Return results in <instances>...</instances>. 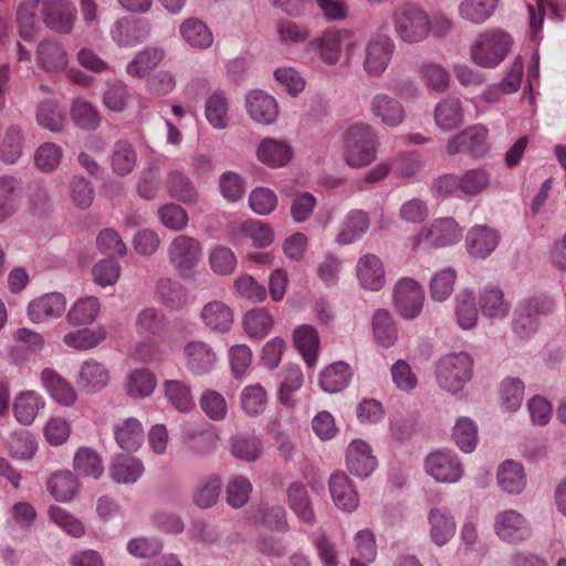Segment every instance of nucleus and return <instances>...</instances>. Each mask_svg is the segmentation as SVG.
Segmentation results:
<instances>
[{"instance_id":"obj_48","label":"nucleus","mask_w":566,"mask_h":566,"mask_svg":"<svg viewBox=\"0 0 566 566\" xmlns=\"http://www.w3.org/2000/svg\"><path fill=\"white\" fill-rule=\"evenodd\" d=\"M73 467L78 475L93 476L94 479H98L104 472L101 457L94 449L87 447L80 448L76 451Z\"/></svg>"},{"instance_id":"obj_34","label":"nucleus","mask_w":566,"mask_h":566,"mask_svg":"<svg viewBox=\"0 0 566 566\" xmlns=\"http://www.w3.org/2000/svg\"><path fill=\"white\" fill-rule=\"evenodd\" d=\"M340 43V32L325 31L321 36L314 38L308 42L307 50L317 52L325 63L334 65L339 59Z\"/></svg>"},{"instance_id":"obj_16","label":"nucleus","mask_w":566,"mask_h":566,"mask_svg":"<svg viewBox=\"0 0 566 566\" xmlns=\"http://www.w3.org/2000/svg\"><path fill=\"white\" fill-rule=\"evenodd\" d=\"M245 106L250 117L259 124H273L279 115L275 98L263 91L250 92L245 99Z\"/></svg>"},{"instance_id":"obj_23","label":"nucleus","mask_w":566,"mask_h":566,"mask_svg":"<svg viewBox=\"0 0 566 566\" xmlns=\"http://www.w3.org/2000/svg\"><path fill=\"white\" fill-rule=\"evenodd\" d=\"M258 159L269 167H283L293 156V148L283 140L264 138L256 148Z\"/></svg>"},{"instance_id":"obj_50","label":"nucleus","mask_w":566,"mask_h":566,"mask_svg":"<svg viewBox=\"0 0 566 566\" xmlns=\"http://www.w3.org/2000/svg\"><path fill=\"white\" fill-rule=\"evenodd\" d=\"M44 401L34 391L22 392L13 403L15 419L22 424H31Z\"/></svg>"},{"instance_id":"obj_4","label":"nucleus","mask_w":566,"mask_h":566,"mask_svg":"<svg viewBox=\"0 0 566 566\" xmlns=\"http://www.w3.org/2000/svg\"><path fill=\"white\" fill-rule=\"evenodd\" d=\"M511 36L502 31L484 33L471 49V57L480 66L494 67L507 54Z\"/></svg>"},{"instance_id":"obj_42","label":"nucleus","mask_w":566,"mask_h":566,"mask_svg":"<svg viewBox=\"0 0 566 566\" xmlns=\"http://www.w3.org/2000/svg\"><path fill=\"white\" fill-rule=\"evenodd\" d=\"M368 229V214L363 210H353L347 214L344 228L337 234L336 240L339 244H350L366 233Z\"/></svg>"},{"instance_id":"obj_38","label":"nucleus","mask_w":566,"mask_h":566,"mask_svg":"<svg viewBox=\"0 0 566 566\" xmlns=\"http://www.w3.org/2000/svg\"><path fill=\"white\" fill-rule=\"evenodd\" d=\"M38 62L50 72L63 70L67 65V56L62 45L53 40H43L36 49Z\"/></svg>"},{"instance_id":"obj_21","label":"nucleus","mask_w":566,"mask_h":566,"mask_svg":"<svg viewBox=\"0 0 566 566\" xmlns=\"http://www.w3.org/2000/svg\"><path fill=\"white\" fill-rule=\"evenodd\" d=\"M150 24L147 20L116 21L111 30L112 39L122 46H133L147 39Z\"/></svg>"},{"instance_id":"obj_14","label":"nucleus","mask_w":566,"mask_h":566,"mask_svg":"<svg viewBox=\"0 0 566 566\" xmlns=\"http://www.w3.org/2000/svg\"><path fill=\"white\" fill-rule=\"evenodd\" d=\"M377 463L370 446L364 440H354L348 444L346 465L352 474L365 479L375 471Z\"/></svg>"},{"instance_id":"obj_55","label":"nucleus","mask_w":566,"mask_h":566,"mask_svg":"<svg viewBox=\"0 0 566 566\" xmlns=\"http://www.w3.org/2000/svg\"><path fill=\"white\" fill-rule=\"evenodd\" d=\"M99 312V302L94 296L78 300L66 315L67 322L73 326L88 325L95 321Z\"/></svg>"},{"instance_id":"obj_49","label":"nucleus","mask_w":566,"mask_h":566,"mask_svg":"<svg viewBox=\"0 0 566 566\" xmlns=\"http://www.w3.org/2000/svg\"><path fill=\"white\" fill-rule=\"evenodd\" d=\"M164 394L167 400L180 412H188L195 407L190 386L181 380H165Z\"/></svg>"},{"instance_id":"obj_28","label":"nucleus","mask_w":566,"mask_h":566,"mask_svg":"<svg viewBox=\"0 0 566 566\" xmlns=\"http://www.w3.org/2000/svg\"><path fill=\"white\" fill-rule=\"evenodd\" d=\"M201 318L207 327L213 332L226 333L233 323L232 310L221 301L207 303L201 311Z\"/></svg>"},{"instance_id":"obj_57","label":"nucleus","mask_w":566,"mask_h":566,"mask_svg":"<svg viewBox=\"0 0 566 566\" xmlns=\"http://www.w3.org/2000/svg\"><path fill=\"white\" fill-rule=\"evenodd\" d=\"M106 337V332L104 328L99 327L97 329H80L76 332L67 333L63 342L72 348L86 350L96 347L101 342H103Z\"/></svg>"},{"instance_id":"obj_5","label":"nucleus","mask_w":566,"mask_h":566,"mask_svg":"<svg viewBox=\"0 0 566 566\" xmlns=\"http://www.w3.org/2000/svg\"><path fill=\"white\" fill-rule=\"evenodd\" d=\"M424 471L438 483H455L463 475V464L459 457L449 449L430 452L424 459Z\"/></svg>"},{"instance_id":"obj_11","label":"nucleus","mask_w":566,"mask_h":566,"mask_svg":"<svg viewBox=\"0 0 566 566\" xmlns=\"http://www.w3.org/2000/svg\"><path fill=\"white\" fill-rule=\"evenodd\" d=\"M488 129L484 126L474 125L468 127L447 144V153L453 156L459 153L468 154L473 158H480L488 151Z\"/></svg>"},{"instance_id":"obj_20","label":"nucleus","mask_w":566,"mask_h":566,"mask_svg":"<svg viewBox=\"0 0 566 566\" xmlns=\"http://www.w3.org/2000/svg\"><path fill=\"white\" fill-rule=\"evenodd\" d=\"M436 125L443 132L455 130L464 123V112L458 97H446L440 101L433 113Z\"/></svg>"},{"instance_id":"obj_26","label":"nucleus","mask_w":566,"mask_h":566,"mask_svg":"<svg viewBox=\"0 0 566 566\" xmlns=\"http://www.w3.org/2000/svg\"><path fill=\"white\" fill-rule=\"evenodd\" d=\"M21 182L11 176L0 177V222L11 218L19 209Z\"/></svg>"},{"instance_id":"obj_12","label":"nucleus","mask_w":566,"mask_h":566,"mask_svg":"<svg viewBox=\"0 0 566 566\" xmlns=\"http://www.w3.org/2000/svg\"><path fill=\"white\" fill-rule=\"evenodd\" d=\"M394 49V42L386 35L369 40L365 48L364 71L369 76H380L391 60Z\"/></svg>"},{"instance_id":"obj_7","label":"nucleus","mask_w":566,"mask_h":566,"mask_svg":"<svg viewBox=\"0 0 566 566\" xmlns=\"http://www.w3.org/2000/svg\"><path fill=\"white\" fill-rule=\"evenodd\" d=\"M77 18V10L70 0H43L41 19L44 25L57 34H70Z\"/></svg>"},{"instance_id":"obj_36","label":"nucleus","mask_w":566,"mask_h":566,"mask_svg":"<svg viewBox=\"0 0 566 566\" xmlns=\"http://www.w3.org/2000/svg\"><path fill=\"white\" fill-rule=\"evenodd\" d=\"M497 483L510 494L521 493L526 484L523 465L513 460L504 461L497 470Z\"/></svg>"},{"instance_id":"obj_58","label":"nucleus","mask_w":566,"mask_h":566,"mask_svg":"<svg viewBox=\"0 0 566 566\" xmlns=\"http://www.w3.org/2000/svg\"><path fill=\"white\" fill-rule=\"evenodd\" d=\"M206 117L208 122L218 129L228 124V101L220 91L212 93L206 102Z\"/></svg>"},{"instance_id":"obj_46","label":"nucleus","mask_w":566,"mask_h":566,"mask_svg":"<svg viewBox=\"0 0 566 566\" xmlns=\"http://www.w3.org/2000/svg\"><path fill=\"white\" fill-rule=\"evenodd\" d=\"M499 0H462L459 14L462 19L475 24L485 22L493 15Z\"/></svg>"},{"instance_id":"obj_19","label":"nucleus","mask_w":566,"mask_h":566,"mask_svg":"<svg viewBox=\"0 0 566 566\" xmlns=\"http://www.w3.org/2000/svg\"><path fill=\"white\" fill-rule=\"evenodd\" d=\"M357 276L365 290L379 291L384 287L386 277L381 260L375 254H366L357 262Z\"/></svg>"},{"instance_id":"obj_17","label":"nucleus","mask_w":566,"mask_h":566,"mask_svg":"<svg viewBox=\"0 0 566 566\" xmlns=\"http://www.w3.org/2000/svg\"><path fill=\"white\" fill-rule=\"evenodd\" d=\"M66 306L63 294L53 292L33 300L28 306V316L34 323L44 322L51 317H60Z\"/></svg>"},{"instance_id":"obj_25","label":"nucleus","mask_w":566,"mask_h":566,"mask_svg":"<svg viewBox=\"0 0 566 566\" xmlns=\"http://www.w3.org/2000/svg\"><path fill=\"white\" fill-rule=\"evenodd\" d=\"M430 536L438 546H443L455 533V522L447 509L434 507L428 514Z\"/></svg>"},{"instance_id":"obj_2","label":"nucleus","mask_w":566,"mask_h":566,"mask_svg":"<svg viewBox=\"0 0 566 566\" xmlns=\"http://www.w3.org/2000/svg\"><path fill=\"white\" fill-rule=\"evenodd\" d=\"M344 142V158L350 167H364L376 159L375 134L370 126L366 124L349 126Z\"/></svg>"},{"instance_id":"obj_22","label":"nucleus","mask_w":566,"mask_h":566,"mask_svg":"<svg viewBox=\"0 0 566 566\" xmlns=\"http://www.w3.org/2000/svg\"><path fill=\"white\" fill-rule=\"evenodd\" d=\"M331 496L335 505L346 512L358 506V494L354 490L349 478L344 472H335L328 481Z\"/></svg>"},{"instance_id":"obj_59","label":"nucleus","mask_w":566,"mask_h":566,"mask_svg":"<svg viewBox=\"0 0 566 566\" xmlns=\"http://www.w3.org/2000/svg\"><path fill=\"white\" fill-rule=\"evenodd\" d=\"M221 488V480L218 475H211L195 489L192 493L193 503L200 509L213 506L218 499Z\"/></svg>"},{"instance_id":"obj_24","label":"nucleus","mask_w":566,"mask_h":566,"mask_svg":"<svg viewBox=\"0 0 566 566\" xmlns=\"http://www.w3.org/2000/svg\"><path fill=\"white\" fill-rule=\"evenodd\" d=\"M370 111L388 126H398L405 119V109L401 103L385 93H378L373 97Z\"/></svg>"},{"instance_id":"obj_56","label":"nucleus","mask_w":566,"mask_h":566,"mask_svg":"<svg viewBox=\"0 0 566 566\" xmlns=\"http://www.w3.org/2000/svg\"><path fill=\"white\" fill-rule=\"evenodd\" d=\"M268 403V395L265 389L256 384L247 386L240 395V405L245 415L256 417L261 415Z\"/></svg>"},{"instance_id":"obj_8","label":"nucleus","mask_w":566,"mask_h":566,"mask_svg":"<svg viewBox=\"0 0 566 566\" xmlns=\"http://www.w3.org/2000/svg\"><path fill=\"white\" fill-rule=\"evenodd\" d=\"M168 258L179 275L187 277L201 259V244L192 237L178 235L169 244Z\"/></svg>"},{"instance_id":"obj_39","label":"nucleus","mask_w":566,"mask_h":566,"mask_svg":"<svg viewBox=\"0 0 566 566\" xmlns=\"http://www.w3.org/2000/svg\"><path fill=\"white\" fill-rule=\"evenodd\" d=\"M108 379V370L101 363L91 359L83 363L77 385L87 392H95L105 387Z\"/></svg>"},{"instance_id":"obj_27","label":"nucleus","mask_w":566,"mask_h":566,"mask_svg":"<svg viewBox=\"0 0 566 566\" xmlns=\"http://www.w3.org/2000/svg\"><path fill=\"white\" fill-rule=\"evenodd\" d=\"M352 377V367L344 361H336L321 373L319 385L324 391L337 394L348 386Z\"/></svg>"},{"instance_id":"obj_31","label":"nucleus","mask_w":566,"mask_h":566,"mask_svg":"<svg viewBox=\"0 0 566 566\" xmlns=\"http://www.w3.org/2000/svg\"><path fill=\"white\" fill-rule=\"evenodd\" d=\"M179 31L182 39L193 49L205 50L213 42L211 30L198 18L186 19L180 24Z\"/></svg>"},{"instance_id":"obj_37","label":"nucleus","mask_w":566,"mask_h":566,"mask_svg":"<svg viewBox=\"0 0 566 566\" xmlns=\"http://www.w3.org/2000/svg\"><path fill=\"white\" fill-rule=\"evenodd\" d=\"M167 328L168 319L160 310L148 307L137 315L136 329L144 337L161 336L166 333Z\"/></svg>"},{"instance_id":"obj_3","label":"nucleus","mask_w":566,"mask_h":566,"mask_svg":"<svg viewBox=\"0 0 566 566\" xmlns=\"http://www.w3.org/2000/svg\"><path fill=\"white\" fill-rule=\"evenodd\" d=\"M553 308V301L547 297L525 300L516 306L512 321L513 332L520 338L533 335L539 325V318Z\"/></svg>"},{"instance_id":"obj_10","label":"nucleus","mask_w":566,"mask_h":566,"mask_svg":"<svg viewBox=\"0 0 566 566\" xmlns=\"http://www.w3.org/2000/svg\"><path fill=\"white\" fill-rule=\"evenodd\" d=\"M462 238L461 229L452 218L434 220L429 228L421 230L415 238V244L426 248H444Z\"/></svg>"},{"instance_id":"obj_44","label":"nucleus","mask_w":566,"mask_h":566,"mask_svg":"<svg viewBox=\"0 0 566 566\" xmlns=\"http://www.w3.org/2000/svg\"><path fill=\"white\" fill-rule=\"evenodd\" d=\"M262 451V441L254 434H237L231 439V453L239 460L254 462L261 457Z\"/></svg>"},{"instance_id":"obj_32","label":"nucleus","mask_w":566,"mask_h":566,"mask_svg":"<svg viewBox=\"0 0 566 566\" xmlns=\"http://www.w3.org/2000/svg\"><path fill=\"white\" fill-rule=\"evenodd\" d=\"M293 342L303 356L307 367L311 368L315 366L319 348V336L317 331L311 325L298 326L294 331Z\"/></svg>"},{"instance_id":"obj_53","label":"nucleus","mask_w":566,"mask_h":566,"mask_svg":"<svg viewBox=\"0 0 566 566\" xmlns=\"http://www.w3.org/2000/svg\"><path fill=\"white\" fill-rule=\"evenodd\" d=\"M452 439L462 452H473L478 443L476 423L468 417L459 418L453 427Z\"/></svg>"},{"instance_id":"obj_43","label":"nucleus","mask_w":566,"mask_h":566,"mask_svg":"<svg viewBox=\"0 0 566 566\" xmlns=\"http://www.w3.org/2000/svg\"><path fill=\"white\" fill-rule=\"evenodd\" d=\"M136 161L137 154L129 142L123 139L115 142L111 156L114 174L122 177L129 175L134 170Z\"/></svg>"},{"instance_id":"obj_51","label":"nucleus","mask_w":566,"mask_h":566,"mask_svg":"<svg viewBox=\"0 0 566 566\" xmlns=\"http://www.w3.org/2000/svg\"><path fill=\"white\" fill-rule=\"evenodd\" d=\"M144 467L142 462L133 457H117L112 467L111 475L117 483H134L142 475Z\"/></svg>"},{"instance_id":"obj_41","label":"nucleus","mask_w":566,"mask_h":566,"mask_svg":"<svg viewBox=\"0 0 566 566\" xmlns=\"http://www.w3.org/2000/svg\"><path fill=\"white\" fill-rule=\"evenodd\" d=\"M115 440L126 452H135L144 441V430L135 418L126 419L123 424L115 427Z\"/></svg>"},{"instance_id":"obj_63","label":"nucleus","mask_w":566,"mask_h":566,"mask_svg":"<svg viewBox=\"0 0 566 566\" xmlns=\"http://www.w3.org/2000/svg\"><path fill=\"white\" fill-rule=\"evenodd\" d=\"M156 384V377L151 371L147 369H136L129 375L127 394L136 398L147 397L154 391Z\"/></svg>"},{"instance_id":"obj_30","label":"nucleus","mask_w":566,"mask_h":566,"mask_svg":"<svg viewBox=\"0 0 566 566\" xmlns=\"http://www.w3.org/2000/svg\"><path fill=\"white\" fill-rule=\"evenodd\" d=\"M25 134L18 124L9 125L0 142V158L6 164H14L22 156Z\"/></svg>"},{"instance_id":"obj_61","label":"nucleus","mask_w":566,"mask_h":566,"mask_svg":"<svg viewBox=\"0 0 566 566\" xmlns=\"http://www.w3.org/2000/svg\"><path fill=\"white\" fill-rule=\"evenodd\" d=\"M36 122L43 128L59 133L63 129L65 117L57 104L44 101L38 106Z\"/></svg>"},{"instance_id":"obj_1","label":"nucleus","mask_w":566,"mask_h":566,"mask_svg":"<svg viewBox=\"0 0 566 566\" xmlns=\"http://www.w3.org/2000/svg\"><path fill=\"white\" fill-rule=\"evenodd\" d=\"M473 360L464 352L451 353L439 359L436 366L438 385L451 394L459 392L472 377Z\"/></svg>"},{"instance_id":"obj_18","label":"nucleus","mask_w":566,"mask_h":566,"mask_svg":"<svg viewBox=\"0 0 566 566\" xmlns=\"http://www.w3.org/2000/svg\"><path fill=\"white\" fill-rule=\"evenodd\" d=\"M184 353L187 359L188 369L195 375H203L211 371L216 365V353L205 342L196 340L188 343Z\"/></svg>"},{"instance_id":"obj_62","label":"nucleus","mask_w":566,"mask_h":566,"mask_svg":"<svg viewBox=\"0 0 566 566\" xmlns=\"http://www.w3.org/2000/svg\"><path fill=\"white\" fill-rule=\"evenodd\" d=\"M276 33L283 45H296L310 39V29L292 20H280L276 24Z\"/></svg>"},{"instance_id":"obj_64","label":"nucleus","mask_w":566,"mask_h":566,"mask_svg":"<svg viewBox=\"0 0 566 566\" xmlns=\"http://www.w3.org/2000/svg\"><path fill=\"white\" fill-rule=\"evenodd\" d=\"M455 315L463 329H470L476 325L478 310L471 292L464 291L457 296Z\"/></svg>"},{"instance_id":"obj_6","label":"nucleus","mask_w":566,"mask_h":566,"mask_svg":"<svg viewBox=\"0 0 566 566\" xmlns=\"http://www.w3.org/2000/svg\"><path fill=\"white\" fill-rule=\"evenodd\" d=\"M394 22L397 33L405 42L422 41L429 33V18L416 6L408 4L397 10Z\"/></svg>"},{"instance_id":"obj_54","label":"nucleus","mask_w":566,"mask_h":566,"mask_svg":"<svg viewBox=\"0 0 566 566\" xmlns=\"http://www.w3.org/2000/svg\"><path fill=\"white\" fill-rule=\"evenodd\" d=\"M167 189L169 195L185 203L196 202L198 191L189 177L184 172L172 171L168 175Z\"/></svg>"},{"instance_id":"obj_52","label":"nucleus","mask_w":566,"mask_h":566,"mask_svg":"<svg viewBox=\"0 0 566 566\" xmlns=\"http://www.w3.org/2000/svg\"><path fill=\"white\" fill-rule=\"evenodd\" d=\"M78 489L76 476L70 471L55 473L48 482L49 492L60 502L71 501Z\"/></svg>"},{"instance_id":"obj_33","label":"nucleus","mask_w":566,"mask_h":566,"mask_svg":"<svg viewBox=\"0 0 566 566\" xmlns=\"http://www.w3.org/2000/svg\"><path fill=\"white\" fill-rule=\"evenodd\" d=\"M287 500L290 509L303 522L313 525L315 513L308 496V492L302 482H293L287 488Z\"/></svg>"},{"instance_id":"obj_35","label":"nucleus","mask_w":566,"mask_h":566,"mask_svg":"<svg viewBox=\"0 0 566 566\" xmlns=\"http://www.w3.org/2000/svg\"><path fill=\"white\" fill-rule=\"evenodd\" d=\"M41 379L55 401L64 406H70L74 402L76 398L74 389L55 370L44 368L41 373Z\"/></svg>"},{"instance_id":"obj_29","label":"nucleus","mask_w":566,"mask_h":566,"mask_svg":"<svg viewBox=\"0 0 566 566\" xmlns=\"http://www.w3.org/2000/svg\"><path fill=\"white\" fill-rule=\"evenodd\" d=\"M371 328L375 342L385 347L395 345L398 338V328L388 310L378 308L371 318Z\"/></svg>"},{"instance_id":"obj_9","label":"nucleus","mask_w":566,"mask_h":566,"mask_svg":"<svg viewBox=\"0 0 566 566\" xmlns=\"http://www.w3.org/2000/svg\"><path fill=\"white\" fill-rule=\"evenodd\" d=\"M394 306L405 319H415L422 311L424 294L421 285L413 279H400L394 289Z\"/></svg>"},{"instance_id":"obj_15","label":"nucleus","mask_w":566,"mask_h":566,"mask_svg":"<svg viewBox=\"0 0 566 566\" xmlns=\"http://www.w3.org/2000/svg\"><path fill=\"white\" fill-rule=\"evenodd\" d=\"M500 233L485 224L472 227L465 237L468 253L476 259L488 258L499 245Z\"/></svg>"},{"instance_id":"obj_45","label":"nucleus","mask_w":566,"mask_h":566,"mask_svg":"<svg viewBox=\"0 0 566 566\" xmlns=\"http://www.w3.org/2000/svg\"><path fill=\"white\" fill-rule=\"evenodd\" d=\"M164 57V50L158 46H147L138 52L126 66V72L133 77H142L155 69Z\"/></svg>"},{"instance_id":"obj_47","label":"nucleus","mask_w":566,"mask_h":566,"mask_svg":"<svg viewBox=\"0 0 566 566\" xmlns=\"http://www.w3.org/2000/svg\"><path fill=\"white\" fill-rule=\"evenodd\" d=\"M479 304L482 314L490 318H503L509 313V304L497 287H485L480 294Z\"/></svg>"},{"instance_id":"obj_13","label":"nucleus","mask_w":566,"mask_h":566,"mask_svg":"<svg viewBox=\"0 0 566 566\" xmlns=\"http://www.w3.org/2000/svg\"><path fill=\"white\" fill-rule=\"evenodd\" d=\"M496 535L509 543L518 544L531 537L532 530L525 517L514 510L499 513L495 517Z\"/></svg>"},{"instance_id":"obj_60","label":"nucleus","mask_w":566,"mask_h":566,"mask_svg":"<svg viewBox=\"0 0 566 566\" xmlns=\"http://www.w3.org/2000/svg\"><path fill=\"white\" fill-rule=\"evenodd\" d=\"M273 319L263 308L249 311L243 318V326L250 337L263 338L271 329Z\"/></svg>"},{"instance_id":"obj_40","label":"nucleus","mask_w":566,"mask_h":566,"mask_svg":"<svg viewBox=\"0 0 566 566\" xmlns=\"http://www.w3.org/2000/svg\"><path fill=\"white\" fill-rule=\"evenodd\" d=\"M74 125L85 132H94L99 127L101 115L96 107L86 99L77 98L70 111Z\"/></svg>"}]
</instances>
